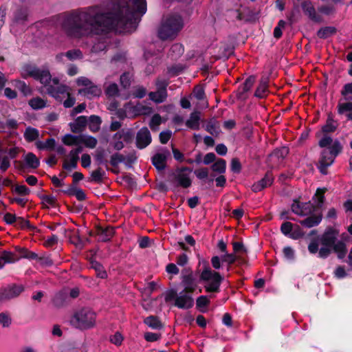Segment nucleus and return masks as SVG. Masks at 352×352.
I'll return each instance as SVG.
<instances>
[{
	"label": "nucleus",
	"instance_id": "1",
	"mask_svg": "<svg viewBox=\"0 0 352 352\" xmlns=\"http://www.w3.org/2000/svg\"><path fill=\"white\" fill-rule=\"evenodd\" d=\"M146 10V0H122L106 14L101 13L98 8L74 11L65 17L62 26L72 37L96 35L91 53L97 54L106 50L109 45V39L104 32L110 29L133 31Z\"/></svg>",
	"mask_w": 352,
	"mask_h": 352
},
{
	"label": "nucleus",
	"instance_id": "2",
	"mask_svg": "<svg viewBox=\"0 0 352 352\" xmlns=\"http://www.w3.org/2000/svg\"><path fill=\"white\" fill-rule=\"evenodd\" d=\"M21 75L23 78L32 77L47 87L49 94L60 99L69 94V87L59 83L56 78H52L47 69H41L34 65H26L23 67Z\"/></svg>",
	"mask_w": 352,
	"mask_h": 352
},
{
	"label": "nucleus",
	"instance_id": "3",
	"mask_svg": "<svg viewBox=\"0 0 352 352\" xmlns=\"http://www.w3.org/2000/svg\"><path fill=\"white\" fill-rule=\"evenodd\" d=\"M183 27L184 22L180 15H169L162 21L158 30V36L162 40H172L177 36Z\"/></svg>",
	"mask_w": 352,
	"mask_h": 352
},
{
	"label": "nucleus",
	"instance_id": "4",
	"mask_svg": "<svg viewBox=\"0 0 352 352\" xmlns=\"http://www.w3.org/2000/svg\"><path fill=\"white\" fill-rule=\"evenodd\" d=\"M96 314L88 307L76 311L70 318V324L81 330L93 328L96 325Z\"/></svg>",
	"mask_w": 352,
	"mask_h": 352
},
{
	"label": "nucleus",
	"instance_id": "5",
	"mask_svg": "<svg viewBox=\"0 0 352 352\" xmlns=\"http://www.w3.org/2000/svg\"><path fill=\"white\" fill-rule=\"evenodd\" d=\"M341 151L342 146L340 142L336 140L329 149H324L322 151L318 168L322 174H327V168L333 163L336 157Z\"/></svg>",
	"mask_w": 352,
	"mask_h": 352
},
{
	"label": "nucleus",
	"instance_id": "6",
	"mask_svg": "<svg viewBox=\"0 0 352 352\" xmlns=\"http://www.w3.org/2000/svg\"><path fill=\"white\" fill-rule=\"evenodd\" d=\"M201 280L204 282V288L207 292H219L223 277L219 273L206 267L200 275Z\"/></svg>",
	"mask_w": 352,
	"mask_h": 352
},
{
	"label": "nucleus",
	"instance_id": "7",
	"mask_svg": "<svg viewBox=\"0 0 352 352\" xmlns=\"http://www.w3.org/2000/svg\"><path fill=\"white\" fill-rule=\"evenodd\" d=\"M175 300V306L179 309H189L193 306L194 300L192 294L182 291L179 294L174 290L168 292L165 295L166 302Z\"/></svg>",
	"mask_w": 352,
	"mask_h": 352
},
{
	"label": "nucleus",
	"instance_id": "8",
	"mask_svg": "<svg viewBox=\"0 0 352 352\" xmlns=\"http://www.w3.org/2000/svg\"><path fill=\"white\" fill-rule=\"evenodd\" d=\"M24 291L22 285L12 284L0 289V300L6 301L19 296Z\"/></svg>",
	"mask_w": 352,
	"mask_h": 352
},
{
	"label": "nucleus",
	"instance_id": "9",
	"mask_svg": "<svg viewBox=\"0 0 352 352\" xmlns=\"http://www.w3.org/2000/svg\"><path fill=\"white\" fill-rule=\"evenodd\" d=\"M191 169L189 168H182L175 170L174 173L175 179L179 186L183 188H188L191 185L190 175Z\"/></svg>",
	"mask_w": 352,
	"mask_h": 352
},
{
	"label": "nucleus",
	"instance_id": "10",
	"mask_svg": "<svg viewBox=\"0 0 352 352\" xmlns=\"http://www.w3.org/2000/svg\"><path fill=\"white\" fill-rule=\"evenodd\" d=\"M82 151V148L80 146L72 149L67 160H65L63 164V168L67 170H72L77 167L78 161L79 160V154Z\"/></svg>",
	"mask_w": 352,
	"mask_h": 352
},
{
	"label": "nucleus",
	"instance_id": "11",
	"mask_svg": "<svg viewBox=\"0 0 352 352\" xmlns=\"http://www.w3.org/2000/svg\"><path fill=\"white\" fill-rule=\"evenodd\" d=\"M315 207L310 203H300L294 201L292 205L294 213L300 216H309L314 213Z\"/></svg>",
	"mask_w": 352,
	"mask_h": 352
},
{
	"label": "nucleus",
	"instance_id": "12",
	"mask_svg": "<svg viewBox=\"0 0 352 352\" xmlns=\"http://www.w3.org/2000/svg\"><path fill=\"white\" fill-rule=\"evenodd\" d=\"M151 135L146 127L142 128L136 135V145L138 148L142 149L148 146L151 142Z\"/></svg>",
	"mask_w": 352,
	"mask_h": 352
},
{
	"label": "nucleus",
	"instance_id": "13",
	"mask_svg": "<svg viewBox=\"0 0 352 352\" xmlns=\"http://www.w3.org/2000/svg\"><path fill=\"white\" fill-rule=\"evenodd\" d=\"M302 9L305 14L314 22L321 23L322 22V16L318 14L314 5L311 1H304L301 5Z\"/></svg>",
	"mask_w": 352,
	"mask_h": 352
},
{
	"label": "nucleus",
	"instance_id": "14",
	"mask_svg": "<svg viewBox=\"0 0 352 352\" xmlns=\"http://www.w3.org/2000/svg\"><path fill=\"white\" fill-rule=\"evenodd\" d=\"M301 229L298 226H295L289 221L284 222L280 226V231L285 235L290 234L292 239H297L302 235Z\"/></svg>",
	"mask_w": 352,
	"mask_h": 352
},
{
	"label": "nucleus",
	"instance_id": "15",
	"mask_svg": "<svg viewBox=\"0 0 352 352\" xmlns=\"http://www.w3.org/2000/svg\"><path fill=\"white\" fill-rule=\"evenodd\" d=\"M337 109L338 114L344 115L347 120L352 121V100L340 99L338 102Z\"/></svg>",
	"mask_w": 352,
	"mask_h": 352
},
{
	"label": "nucleus",
	"instance_id": "16",
	"mask_svg": "<svg viewBox=\"0 0 352 352\" xmlns=\"http://www.w3.org/2000/svg\"><path fill=\"white\" fill-rule=\"evenodd\" d=\"M78 94L88 98L99 97L102 94V89L95 84H91L87 87H84L78 90Z\"/></svg>",
	"mask_w": 352,
	"mask_h": 352
},
{
	"label": "nucleus",
	"instance_id": "17",
	"mask_svg": "<svg viewBox=\"0 0 352 352\" xmlns=\"http://www.w3.org/2000/svg\"><path fill=\"white\" fill-rule=\"evenodd\" d=\"M182 285L184 287L182 291L192 294L195 290L197 284L191 272L188 274L183 275Z\"/></svg>",
	"mask_w": 352,
	"mask_h": 352
},
{
	"label": "nucleus",
	"instance_id": "18",
	"mask_svg": "<svg viewBox=\"0 0 352 352\" xmlns=\"http://www.w3.org/2000/svg\"><path fill=\"white\" fill-rule=\"evenodd\" d=\"M169 155L168 151L156 153L152 158L153 164L158 170H164L166 167L167 157Z\"/></svg>",
	"mask_w": 352,
	"mask_h": 352
},
{
	"label": "nucleus",
	"instance_id": "19",
	"mask_svg": "<svg viewBox=\"0 0 352 352\" xmlns=\"http://www.w3.org/2000/svg\"><path fill=\"white\" fill-rule=\"evenodd\" d=\"M273 181V175L270 172H267L263 179L252 185V189L254 192H259L265 188L270 186Z\"/></svg>",
	"mask_w": 352,
	"mask_h": 352
},
{
	"label": "nucleus",
	"instance_id": "20",
	"mask_svg": "<svg viewBox=\"0 0 352 352\" xmlns=\"http://www.w3.org/2000/svg\"><path fill=\"white\" fill-rule=\"evenodd\" d=\"M307 217L305 219L300 221L299 223L308 228L318 226L322 220L321 214L317 213H313Z\"/></svg>",
	"mask_w": 352,
	"mask_h": 352
},
{
	"label": "nucleus",
	"instance_id": "21",
	"mask_svg": "<svg viewBox=\"0 0 352 352\" xmlns=\"http://www.w3.org/2000/svg\"><path fill=\"white\" fill-rule=\"evenodd\" d=\"M97 234L98 238L102 241H109L114 234V229L113 227H106L102 228L100 227L97 230Z\"/></svg>",
	"mask_w": 352,
	"mask_h": 352
},
{
	"label": "nucleus",
	"instance_id": "22",
	"mask_svg": "<svg viewBox=\"0 0 352 352\" xmlns=\"http://www.w3.org/2000/svg\"><path fill=\"white\" fill-rule=\"evenodd\" d=\"M200 112L194 111L190 113L189 118L186 122L187 127L194 130L199 129Z\"/></svg>",
	"mask_w": 352,
	"mask_h": 352
},
{
	"label": "nucleus",
	"instance_id": "23",
	"mask_svg": "<svg viewBox=\"0 0 352 352\" xmlns=\"http://www.w3.org/2000/svg\"><path fill=\"white\" fill-rule=\"evenodd\" d=\"M104 93L108 97H116L119 94L118 86L116 82L107 81V78L104 83Z\"/></svg>",
	"mask_w": 352,
	"mask_h": 352
},
{
	"label": "nucleus",
	"instance_id": "24",
	"mask_svg": "<svg viewBox=\"0 0 352 352\" xmlns=\"http://www.w3.org/2000/svg\"><path fill=\"white\" fill-rule=\"evenodd\" d=\"M329 229L325 232L321 238V243L324 246L333 247L336 242V234Z\"/></svg>",
	"mask_w": 352,
	"mask_h": 352
},
{
	"label": "nucleus",
	"instance_id": "25",
	"mask_svg": "<svg viewBox=\"0 0 352 352\" xmlns=\"http://www.w3.org/2000/svg\"><path fill=\"white\" fill-rule=\"evenodd\" d=\"M27 20V10L25 9H19L14 14L12 25H23Z\"/></svg>",
	"mask_w": 352,
	"mask_h": 352
},
{
	"label": "nucleus",
	"instance_id": "26",
	"mask_svg": "<svg viewBox=\"0 0 352 352\" xmlns=\"http://www.w3.org/2000/svg\"><path fill=\"white\" fill-rule=\"evenodd\" d=\"M289 149L287 147H281L276 148L270 155V160H274L278 157L277 164H281L283 159L288 155Z\"/></svg>",
	"mask_w": 352,
	"mask_h": 352
},
{
	"label": "nucleus",
	"instance_id": "27",
	"mask_svg": "<svg viewBox=\"0 0 352 352\" xmlns=\"http://www.w3.org/2000/svg\"><path fill=\"white\" fill-rule=\"evenodd\" d=\"M23 136L27 142H32L38 138L39 131L36 128L28 126L25 129Z\"/></svg>",
	"mask_w": 352,
	"mask_h": 352
},
{
	"label": "nucleus",
	"instance_id": "28",
	"mask_svg": "<svg viewBox=\"0 0 352 352\" xmlns=\"http://www.w3.org/2000/svg\"><path fill=\"white\" fill-rule=\"evenodd\" d=\"M268 87V80L266 78H262L255 91V96L262 98L266 96Z\"/></svg>",
	"mask_w": 352,
	"mask_h": 352
},
{
	"label": "nucleus",
	"instance_id": "29",
	"mask_svg": "<svg viewBox=\"0 0 352 352\" xmlns=\"http://www.w3.org/2000/svg\"><path fill=\"white\" fill-rule=\"evenodd\" d=\"M67 294L65 292L57 293L53 298V305L56 307H62L67 303Z\"/></svg>",
	"mask_w": 352,
	"mask_h": 352
},
{
	"label": "nucleus",
	"instance_id": "30",
	"mask_svg": "<svg viewBox=\"0 0 352 352\" xmlns=\"http://www.w3.org/2000/svg\"><path fill=\"white\" fill-rule=\"evenodd\" d=\"M24 161L27 166L32 168H36L40 164L39 160L32 153H28L24 157Z\"/></svg>",
	"mask_w": 352,
	"mask_h": 352
},
{
	"label": "nucleus",
	"instance_id": "31",
	"mask_svg": "<svg viewBox=\"0 0 352 352\" xmlns=\"http://www.w3.org/2000/svg\"><path fill=\"white\" fill-rule=\"evenodd\" d=\"M338 126V122L334 120L331 115H329L326 124L322 126V131L324 133H332L336 130Z\"/></svg>",
	"mask_w": 352,
	"mask_h": 352
},
{
	"label": "nucleus",
	"instance_id": "32",
	"mask_svg": "<svg viewBox=\"0 0 352 352\" xmlns=\"http://www.w3.org/2000/svg\"><path fill=\"white\" fill-rule=\"evenodd\" d=\"M206 130L211 135L217 136L220 133V126L215 120L212 119L206 124Z\"/></svg>",
	"mask_w": 352,
	"mask_h": 352
},
{
	"label": "nucleus",
	"instance_id": "33",
	"mask_svg": "<svg viewBox=\"0 0 352 352\" xmlns=\"http://www.w3.org/2000/svg\"><path fill=\"white\" fill-rule=\"evenodd\" d=\"M148 96L149 98L155 102L161 103L166 100L167 97V92H164L157 89L156 91L150 92Z\"/></svg>",
	"mask_w": 352,
	"mask_h": 352
},
{
	"label": "nucleus",
	"instance_id": "34",
	"mask_svg": "<svg viewBox=\"0 0 352 352\" xmlns=\"http://www.w3.org/2000/svg\"><path fill=\"white\" fill-rule=\"evenodd\" d=\"M144 323L151 329H160L162 327L160 320L153 316H148L144 319Z\"/></svg>",
	"mask_w": 352,
	"mask_h": 352
},
{
	"label": "nucleus",
	"instance_id": "35",
	"mask_svg": "<svg viewBox=\"0 0 352 352\" xmlns=\"http://www.w3.org/2000/svg\"><path fill=\"white\" fill-rule=\"evenodd\" d=\"M98 143L97 140L90 135H80V144H83L85 146L94 148L96 146Z\"/></svg>",
	"mask_w": 352,
	"mask_h": 352
},
{
	"label": "nucleus",
	"instance_id": "36",
	"mask_svg": "<svg viewBox=\"0 0 352 352\" xmlns=\"http://www.w3.org/2000/svg\"><path fill=\"white\" fill-rule=\"evenodd\" d=\"M80 135L76 136L70 134L65 135L63 139V142L67 146L80 145Z\"/></svg>",
	"mask_w": 352,
	"mask_h": 352
},
{
	"label": "nucleus",
	"instance_id": "37",
	"mask_svg": "<svg viewBox=\"0 0 352 352\" xmlns=\"http://www.w3.org/2000/svg\"><path fill=\"white\" fill-rule=\"evenodd\" d=\"M212 171L222 174L225 173L226 168V162L223 159H219L211 166Z\"/></svg>",
	"mask_w": 352,
	"mask_h": 352
},
{
	"label": "nucleus",
	"instance_id": "38",
	"mask_svg": "<svg viewBox=\"0 0 352 352\" xmlns=\"http://www.w3.org/2000/svg\"><path fill=\"white\" fill-rule=\"evenodd\" d=\"M65 192L67 193L69 195H74L79 201L85 200L86 198L85 192L80 188L71 187L67 190L65 191Z\"/></svg>",
	"mask_w": 352,
	"mask_h": 352
},
{
	"label": "nucleus",
	"instance_id": "39",
	"mask_svg": "<svg viewBox=\"0 0 352 352\" xmlns=\"http://www.w3.org/2000/svg\"><path fill=\"white\" fill-rule=\"evenodd\" d=\"M65 57L69 60L82 59L83 58L82 52L78 49L71 50L65 52Z\"/></svg>",
	"mask_w": 352,
	"mask_h": 352
},
{
	"label": "nucleus",
	"instance_id": "40",
	"mask_svg": "<svg viewBox=\"0 0 352 352\" xmlns=\"http://www.w3.org/2000/svg\"><path fill=\"white\" fill-rule=\"evenodd\" d=\"M336 32V28L333 27H325L320 28L318 32L317 35L320 38H326L328 36L333 34Z\"/></svg>",
	"mask_w": 352,
	"mask_h": 352
},
{
	"label": "nucleus",
	"instance_id": "41",
	"mask_svg": "<svg viewBox=\"0 0 352 352\" xmlns=\"http://www.w3.org/2000/svg\"><path fill=\"white\" fill-rule=\"evenodd\" d=\"M344 100H352V82L345 84L341 90Z\"/></svg>",
	"mask_w": 352,
	"mask_h": 352
},
{
	"label": "nucleus",
	"instance_id": "42",
	"mask_svg": "<svg viewBox=\"0 0 352 352\" xmlns=\"http://www.w3.org/2000/svg\"><path fill=\"white\" fill-rule=\"evenodd\" d=\"M101 124V119L97 116H91L89 117V129L91 131H97Z\"/></svg>",
	"mask_w": 352,
	"mask_h": 352
},
{
	"label": "nucleus",
	"instance_id": "43",
	"mask_svg": "<svg viewBox=\"0 0 352 352\" xmlns=\"http://www.w3.org/2000/svg\"><path fill=\"white\" fill-rule=\"evenodd\" d=\"M333 247L334 251L338 253V256L339 258H342L345 256L346 249L344 243L341 241H339L336 243H335Z\"/></svg>",
	"mask_w": 352,
	"mask_h": 352
},
{
	"label": "nucleus",
	"instance_id": "44",
	"mask_svg": "<svg viewBox=\"0 0 352 352\" xmlns=\"http://www.w3.org/2000/svg\"><path fill=\"white\" fill-rule=\"evenodd\" d=\"M132 75L126 72L121 75L120 78V82L122 87L124 89L129 88L131 84Z\"/></svg>",
	"mask_w": 352,
	"mask_h": 352
},
{
	"label": "nucleus",
	"instance_id": "45",
	"mask_svg": "<svg viewBox=\"0 0 352 352\" xmlns=\"http://www.w3.org/2000/svg\"><path fill=\"white\" fill-rule=\"evenodd\" d=\"M29 104L34 109H39L45 107V101L40 98H34L29 101Z\"/></svg>",
	"mask_w": 352,
	"mask_h": 352
},
{
	"label": "nucleus",
	"instance_id": "46",
	"mask_svg": "<svg viewBox=\"0 0 352 352\" xmlns=\"http://www.w3.org/2000/svg\"><path fill=\"white\" fill-rule=\"evenodd\" d=\"M104 175V172L100 168H98L97 170H95L91 172V181L96 183H100L102 181Z\"/></svg>",
	"mask_w": 352,
	"mask_h": 352
},
{
	"label": "nucleus",
	"instance_id": "47",
	"mask_svg": "<svg viewBox=\"0 0 352 352\" xmlns=\"http://www.w3.org/2000/svg\"><path fill=\"white\" fill-rule=\"evenodd\" d=\"M1 257L3 258V261L5 262V263H14L19 261L20 258L10 252H3Z\"/></svg>",
	"mask_w": 352,
	"mask_h": 352
},
{
	"label": "nucleus",
	"instance_id": "48",
	"mask_svg": "<svg viewBox=\"0 0 352 352\" xmlns=\"http://www.w3.org/2000/svg\"><path fill=\"white\" fill-rule=\"evenodd\" d=\"M327 191V188H318L315 194L316 202H317L318 206L320 207L324 202V194Z\"/></svg>",
	"mask_w": 352,
	"mask_h": 352
},
{
	"label": "nucleus",
	"instance_id": "49",
	"mask_svg": "<svg viewBox=\"0 0 352 352\" xmlns=\"http://www.w3.org/2000/svg\"><path fill=\"white\" fill-rule=\"evenodd\" d=\"M87 123V117L82 116L78 117L74 124V130L80 131L82 128L86 126Z\"/></svg>",
	"mask_w": 352,
	"mask_h": 352
},
{
	"label": "nucleus",
	"instance_id": "50",
	"mask_svg": "<svg viewBox=\"0 0 352 352\" xmlns=\"http://www.w3.org/2000/svg\"><path fill=\"white\" fill-rule=\"evenodd\" d=\"M255 78L254 76L248 77L240 87V89L242 90V93L248 91L253 86Z\"/></svg>",
	"mask_w": 352,
	"mask_h": 352
},
{
	"label": "nucleus",
	"instance_id": "51",
	"mask_svg": "<svg viewBox=\"0 0 352 352\" xmlns=\"http://www.w3.org/2000/svg\"><path fill=\"white\" fill-rule=\"evenodd\" d=\"M15 86L19 89L25 96L29 95L31 92L30 87L25 84V82L21 80H16Z\"/></svg>",
	"mask_w": 352,
	"mask_h": 352
},
{
	"label": "nucleus",
	"instance_id": "52",
	"mask_svg": "<svg viewBox=\"0 0 352 352\" xmlns=\"http://www.w3.org/2000/svg\"><path fill=\"white\" fill-rule=\"evenodd\" d=\"M37 261L41 265L45 267H49L54 264L52 260L50 258L48 255L45 254L38 255Z\"/></svg>",
	"mask_w": 352,
	"mask_h": 352
},
{
	"label": "nucleus",
	"instance_id": "53",
	"mask_svg": "<svg viewBox=\"0 0 352 352\" xmlns=\"http://www.w3.org/2000/svg\"><path fill=\"white\" fill-rule=\"evenodd\" d=\"M333 142L334 141H333L331 137L324 135L320 140L318 144L321 148H326L325 149H329L333 144Z\"/></svg>",
	"mask_w": 352,
	"mask_h": 352
},
{
	"label": "nucleus",
	"instance_id": "54",
	"mask_svg": "<svg viewBox=\"0 0 352 352\" xmlns=\"http://www.w3.org/2000/svg\"><path fill=\"white\" fill-rule=\"evenodd\" d=\"M92 267L95 269L97 276L101 278H105L107 276L106 271L104 270V267L98 263H93Z\"/></svg>",
	"mask_w": 352,
	"mask_h": 352
},
{
	"label": "nucleus",
	"instance_id": "55",
	"mask_svg": "<svg viewBox=\"0 0 352 352\" xmlns=\"http://www.w3.org/2000/svg\"><path fill=\"white\" fill-rule=\"evenodd\" d=\"M162 122L161 116L159 114H155L150 122L149 126L151 129L153 131H157L158 129L159 125Z\"/></svg>",
	"mask_w": 352,
	"mask_h": 352
},
{
	"label": "nucleus",
	"instance_id": "56",
	"mask_svg": "<svg viewBox=\"0 0 352 352\" xmlns=\"http://www.w3.org/2000/svg\"><path fill=\"white\" fill-rule=\"evenodd\" d=\"M285 258L288 261H293L295 257V252L290 246H286L283 250Z\"/></svg>",
	"mask_w": 352,
	"mask_h": 352
},
{
	"label": "nucleus",
	"instance_id": "57",
	"mask_svg": "<svg viewBox=\"0 0 352 352\" xmlns=\"http://www.w3.org/2000/svg\"><path fill=\"white\" fill-rule=\"evenodd\" d=\"M209 170L207 168H200L195 170V175L199 179L208 178Z\"/></svg>",
	"mask_w": 352,
	"mask_h": 352
},
{
	"label": "nucleus",
	"instance_id": "58",
	"mask_svg": "<svg viewBox=\"0 0 352 352\" xmlns=\"http://www.w3.org/2000/svg\"><path fill=\"white\" fill-rule=\"evenodd\" d=\"M13 190L20 195H28L30 193V190L25 185H16Z\"/></svg>",
	"mask_w": 352,
	"mask_h": 352
},
{
	"label": "nucleus",
	"instance_id": "59",
	"mask_svg": "<svg viewBox=\"0 0 352 352\" xmlns=\"http://www.w3.org/2000/svg\"><path fill=\"white\" fill-rule=\"evenodd\" d=\"M43 204L47 206H54L56 204V198L52 195H43L42 197Z\"/></svg>",
	"mask_w": 352,
	"mask_h": 352
},
{
	"label": "nucleus",
	"instance_id": "60",
	"mask_svg": "<svg viewBox=\"0 0 352 352\" xmlns=\"http://www.w3.org/2000/svg\"><path fill=\"white\" fill-rule=\"evenodd\" d=\"M0 324L3 327H8L11 324V318L4 312L0 314Z\"/></svg>",
	"mask_w": 352,
	"mask_h": 352
},
{
	"label": "nucleus",
	"instance_id": "61",
	"mask_svg": "<svg viewBox=\"0 0 352 352\" xmlns=\"http://www.w3.org/2000/svg\"><path fill=\"white\" fill-rule=\"evenodd\" d=\"M146 90L142 86H138L134 88L133 96L134 98H142L146 96Z\"/></svg>",
	"mask_w": 352,
	"mask_h": 352
},
{
	"label": "nucleus",
	"instance_id": "62",
	"mask_svg": "<svg viewBox=\"0 0 352 352\" xmlns=\"http://www.w3.org/2000/svg\"><path fill=\"white\" fill-rule=\"evenodd\" d=\"M124 157L120 153H115L111 155L110 163L113 166H117L120 163L122 162Z\"/></svg>",
	"mask_w": 352,
	"mask_h": 352
},
{
	"label": "nucleus",
	"instance_id": "63",
	"mask_svg": "<svg viewBox=\"0 0 352 352\" xmlns=\"http://www.w3.org/2000/svg\"><path fill=\"white\" fill-rule=\"evenodd\" d=\"M285 21L283 20L279 21L278 25L274 30V36L279 38L282 36V29L285 26Z\"/></svg>",
	"mask_w": 352,
	"mask_h": 352
},
{
	"label": "nucleus",
	"instance_id": "64",
	"mask_svg": "<svg viewBox=\"0 0 352 352\" xmlns=\"http://www.w3.org/2000/svg\"><path fill=\"white\" fill-rule=\"evenodd\" d=\"M222 262L227 263L228 265L234 263L236 259V256L234 254H223L221 256Z\"/></svg>",
	"mask_w": 352,
	"mask_h": 352
}]
</instances>
